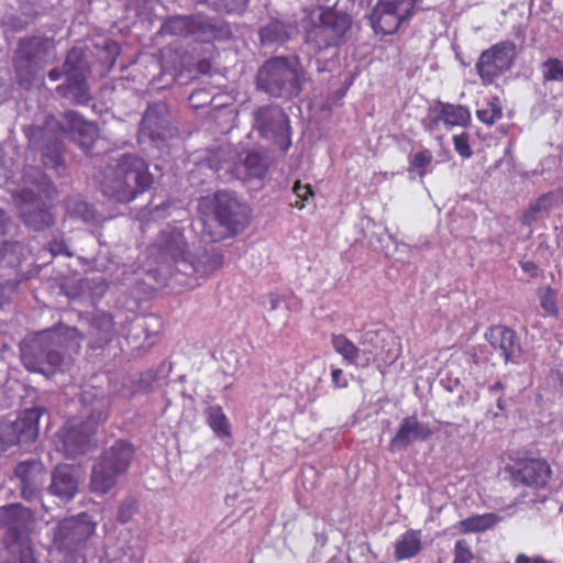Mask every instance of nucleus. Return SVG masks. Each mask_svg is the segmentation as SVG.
Listing matches in <instances>:
<instances>
[{
	"label": "nucleus",
	"instance_id": "1",
	"mask_svg": "<svg viewBox=\"0 0 563 563\" xmlns=\"http://www.w3.org/2000/svg\"><path fill=\"white\" fill-rule=\"evenodd\" d=\"M81 336L76 328L57 325L24 341L21 360L31 372L47 374L65 371L80 349Z\"/></svg>",
	"mask_w": 563,
	"mask_h": 563
},
{
	"label": "nucleus",
	"instance_id": "2",
	"mask_svg": "<svg viewBox=\"0 0 563 563\" xmlns=\"http://www.w3.org/2000/svg\"><path fill=\"white\" fill-rule=\"evenodd\" d=\"M153 175L147 163L133 154L122 155L115 164L108 165L100 174L99 187L103 196L129 203L150 189Z\"/></svg>",
	"mask_w": 563,
	"mask_h": 563
},
{
	"label": "nucleus",
	"instance_id": "3",
	"mask_svg": "<svg viewBox=\"0 0 563 563\" xmlns=\"http://www.w3.org/2000/svg\"><path fill=\"white\" fill-rule=\"evenodd\" d=\"M81 402V418L70 419L58 433L65 454L71 457L88 451L98 426L107 419L108 402L101 391L85 389Z\"/></svg>",
	"mask_w": 563,
	"mask_h": 563
},
{
	"label": "nucleus",
	"instance_id": "4",
	"mask_svg": "<svg viewBox=\"0 0 563 563\" xmlns=\"http://www.w3.org/2000/svg\"><path fill=\"white\" fill-rule=\"evenodd\" d=\"M210 168L224 181L261 178L267 169V159L257 152H239L232 145L218 147L208 158Z\"/></svg>",
	"mask_w": 563,
	"mask_h": 563
},
{
	"label": "nucleus",
	"instance_id": "5",
	"mask_svg": "<svg viewBox=\"0 0 563 563\" xmlns=\"http://www.w3.org/2000/svg\"><path fill=\"white\" fill-rule=\"evenodd\" d=\"M303 73L295 58L275 57L267 60L256 76L257 86L272 97H294L301 90Z\"/></svg>",
	"mask_w": 563,
	"mask_h": 563
},
{
	"label": "nucleus",
	"instance_id": "6",
	"mask_svg": "<svg viewBox=\"0 0 563 563\" xmlns=\"http://www.w3.org/2000/svg\"><path fill=\"white\" fill-rule=\"evenodd\" d=\"M12 198L25 225L34 230H42L53 223V216L44 201V199L51 198L49 184L44 177L33 187H25L15 192Z\"/></svg>",
	"mask_w": 563,
	"mask_h": 563
},
{
	"label": "nucleus",
	"instance_id": "7",
	"mask_svg": "<svg viewBox=\"0 0 563 563\" xmlns=\"http://www.w3.org/2000/svg\"><path fill=\"white\" fill-rule=\"evenodd\" d=\"M132 455L133 450L130 444L117 441L95 465L90 481L91 489L106 494L114 487L118 477L128 470Z\"/></svg>",
	"mask_w": 563,
	"mask_h": 563
},
{
	"label": "nucleus",
	"instance_id": "8",
	"mask_svg": "<svg viewBox=\"0 0 563 563\" xmlns=\"http://www.w3.org/2000/svg\"><path fill=\"white\" fill-rule=\"evenodd\" d=\"M422 0H378L371 13V25L375 33L395 34L418 12Z\"/></svg>",
	"mask_w": 563,
	"mask_h": 563
},
{
	"label": "nucleus",
	"instance_id": "9",
	"mask_svg": "<svg viewBox=\"0 0 563 563\" xmlns=\"http://www.w3.org/2000/svg\"><path fill=\"white\" fill-rule=\"evenodd\" d=\"M97 522L87 512L60 520L52 530V541L60 552H74L95 534Z\"/></svg>",
	"mask_w": 563,
	"mask_h": 563
},
{
	"label": "nucleus",
	"instance_id": "10",
	"mask_svg": "<svg viewBox=\"0 0 563 563\" xmlns=\"http://www.w3.org/2000/svg\"><path fill=\"white\" fill-rule=\"evenodd\" d=\"M162 32L176 36H191L199 42L219 40L228 34L224 25L203 15L172 16L163 24Z\"/></svg>",
	"mask_w": 563,
	"mask_h": 563
},
{
	"label": "nucleus",
	"instance_id": "11",
	"mask_svg": "<svg viewBox=\"0 0 563 563\" xmlns=\"http://www.w3.org/2000/svg\"><path fill=\"white\" fill-rule=\"evenodd\" d=\"M254 128L279 150L286 152L291 145L290 126L287 115L278 106H266L254 111Z\"/></svg>",
	"mask_w": 563,
	"mask_h": 563
},
{
	"label": "nucleus",
	"instance_id": "12",
	"mask_svg": "<svg viewBox=\"0 0 563 563\" xmlns=\"http://www.w3.org/2000/svg\"><path fill=\"white\" fill-rule=\"evenodd\" d=\"M351 25L352 21L347 14L333 11L323 12L320 24L314 25L308 32L307 42L312 43L318 49L338 46L345 41Z\"/></svg>",
	"mask_w": 563,
	"mask_h": 563
},
{
	"label": "nucleus",
	"instance_id": "13",
	"mask_svg": "<svg viewBox=\"0 0 563 563\" xmlns=\"http://www.w3.org/2000/svg\"><path fill=\"white\" fill-rule=\"evenodd\" d=\"M87 63L82 58L80 49L73 48L68 52L64 63L66 86L57 87V90L65 97L70 98L75 103L85 104L90 100L86 85Z\"/></svg>",
	"mask_w": 563,
	"mask_h": 563
},
{
	"label": "nucleus",
	"instance_id": "14",
	"mask_svg": "<svg viewBox=\"0 0 563 563\" xmlns=\"http://www.w3.org/2000/svg\"><path fill=\"white\" fill-rule=\"evenodd\" d=\"M514 57L515 45L511 42H500L484 51L475 66L483 85H492L509 70Z\"/></svg>",
	"mask_w": 563,
	"mask_h": 563
},
{
	"label": "nucleus",
	"instance_id": "15",
	"mask_svg": "<svg viewBox=\"0 0 563 563\" xmlns=\"http://www.w3.org/2000/svg\"><path fill=\"white\" fill-rule=\"evenodd\" d=\"M44 409L40 407L24 410L15 421L0 424V437L8 445L29 446L38 435V420Z\"/></svg>",
	"mask_w": 563,
	"mask_h": 563
},
{
	"label": "nucleus",
	"instance_id": "16",
	"mask_svg": "<svg viewBox=\"0 0 563 563\" xmlns=\"http://www.w3.org/2000/svg\"><path fill=\"white\" fill-rule=\"evenodd\" d=\"M64 129L55 119L47 120L44 128L33 129L30 134V142L33 146L40 147L43 152L44 164L47 167L55 168L62 164V135Z\"/></svg>",
	"mask_w": 563,
	"mask_h": 563
},
{
	"label": "nucleus",
	"instance_id": "17",
	"mask_svg": "<svg viewBox=\"0 0 563 563\" xmlns=\"http://www.w3.org/2000/svg\"><path fill=\"white\" fill-rule=\"evenodd\" d=\"M154 246L158 251V256L164 261H172L178 267L180 262L190 257L188 244L180 229L167 227L163 229L155 240Z\"/></svg>",
	"mask_w": 563,
	"mask_h": 563
},
{
	"label": "nucleus",
	"instance_id": "18",
	"mask_svg": "<svg viewBox=\"0 0 563 563\" xmlns=\"http://www.w3.org/2000/svg\"><path fill=\"white\" fill-rule=\"evenodd\" d=\"M510 473L516 483L539 489L547 485L552 472L544 460L527 459L516 462Z\"/></svg>",
	"mask_w": 563,
	"mask_h": 563
},
{
	"label": "nucleus",
	"instance_id": "19",
	"mask_svg": "<svg viewBox=\"0 0 563 563\" xmlns=\"http://www.w3.org/2000/svg\"><path fill=\"white\" fill-rule=\"evenodd\" d=\"M249 209L238 199L227 195L217 196L216 217L219 223L232 233H238L247 224Z\"/></svg>",
	"mask_w": 563,
	"mask_h": 563
},
{
	"label": "nucleus",
	"instance_id": "20",
	"mask_svg": "<svg viewBox=\"0 0 563 563\" xmlns=\"http://www.w3.org/2000/svg\"><path fill=\"white\" fill-rule=\"evenodd\" d=\"M471 120V113L466 107L451 103H440L423 120L424 128L430 132L442 126L446 130L453 126H465Z\"/></svg>",
	"mask_w": 563,
	"mask_h": 563
},
{
	"label": "nucleus",
	"instance_id": "21",
	"mask_svg": "<svg viewBox=\"0 0 563 563\" xmlns=\"http://www.w3.org/2000/svg\"><path fill=\"white\" fill-rule=\"evenodd\" d=\"M490 346L500 352L505 363H518L521 345L517 333L506 325H493L484 334Z\"/></svg>",
	"mask_w": 563,
	"mask_h": 563
},
{
	"label": "nucleus",
	"instance_id": "22",
	"mask_svg": "<svg viewBox=\"0 0 563 563\" xmlns=\"http://www.w3.org/2000/svg\"><path fill=\"white\" fill-rule=\"evenodd\" d=\"M432 431L427 423L419 422L416 416H408L402 419L399 428L390 440L389 450L398 452L406 450L413 441H424Z\"/></svg>",
	"mask_w": 563,
	"mask_h": 563
},
{
	"label": "nucleus",
	"instance_id": "23",
	"mask_svg": "<svg viewBox=\"0 0 563 563\" xmlns=\"http://www.w3.org/2000/svg\"><path fill=\"white\" fill-rule=\"evenodd\" d=\"M15 476L21 481V493L25 499H33L41 490L44 481V466L40 461H24L16 465Z\"/></svg>",
	"mask_w": 563,
	"mask_h": 563
},
{
	"label": "nucleus",
	"instance_id": "24",
	"mask_svg": "<svg viewBox=\"0 0 563 563\" xmlns=\"http://www.w3.org/2000/svg\"><path fill=\"white\" fill-rule=\"evenodd\" d=\"M141 129L153 140H165L169 135V114L165 102H155L146 109Z\"/></svg>",
	"mask_w": 563,
	"mask_h": 563
},
{
	"label": "nucleus",
	"instance_id": "25",
	"mask_svg": "<svg viewBox=\"0 0 563 563\" xmlns=\"http://www.w3.org/2000/svg\"><path fill=\"white\" fill-rule=\"evenodd\" d=\"M79 475L70 465H58L52 474V483L48 487L52 495L62 500L69 501L78 490Z\"/></svg>",
	"mask_w": 563,
	"mask_h": 563
},
{
	"label": "nucleus",
	"instance_id": "26",
	"mask_svg": "<svg viewBox=\"0 0 563 563\" xmlns=\"http://www.w3.org/2000/svg\"><path fill=\"white\" fill-rule=\"evenodd\" d=\"M65 121L73 141L88 153L98 136L97 126L75 111L66 112Z\"/></svg>",
	"mask_w": 563,
	"mask_h": 563
},
{
	"label": "nucleus",
	"instance_id": "27",
	"mask_svg": "<svg viewBox=\"0 0 563 563\" xmlns=\"http://www.w3.org/2000/svg\"><path fill=\"white\" fill-rule=\"evenodd\" d=\"M53 48V40L35 36L21 40L18 54L30 67H41L51 57Z\"/></svg>",
	"mask_w": 563,
	"mask_h": 563
},
{
	"label": "nucleus",
	"instance_id": "28",
	"mask_svg": "<svg viewBox=\"0 0 563 563\" xmlns=\"http://www.w3.org/2000/svg\"><path fill=\"white\" fill-rule=\"evenodd\" d=\"M223 264V257L216 252H205L198 260L191 256L187 261L180 262L177 269L184 275H195L197 277H207L219 269Z\"/></svg>",
	"mask_w": 563,
	"mask_h": 563
},
{
	"label": "nucleus",
	"instance_id": "29",
	"mask_svg": "<svg viewBox=\"0 0 563 563\" xmlns=\"http://www.w3.org/2000/svg\"><path fill=\"white\" fill-rule=\"evenodd\" d=\"M0 523L18 533L29 531L34 523L33 512L20 504L0 508Z\"/></svg>",
	"mask_w": 563,
	"mask_h": 563
},
{
	"label": "nucleus",
	"instance_id": "30",
	"mask_svg": "<svg viewBox=\"0 0 563 563\" xmlns=\"http://www.w3.org/2000/svg\"><path fill=\"white\" fill-rule=\"evenodd\" d=\"M295 31V26L289 23L272 20L261 29V42L264 45L283 44L291 37Z\"/></svg>",
	"mask_w": 563,
	"mask_h": 563
},
{
	"label": "nucleus",
	"instance_id": "31",
	"mask_svg": "<svg viewBox=\"0 0 563 563\" xmlns=\"http://www.w3.org/2000/svg\"><path fill=\"white\" fill-rule=\"evenodd\" d=\"M421 549V532L407 530L395 543V558L397 561L408 560L416 556Z\"/></svg>",
	"mask_w": 563,
	"mask_h": 563
},
{
	"label": "nucleus",
	"instance_id": "32",
	"mask_svg": "<svg viewBox=\"0 0 563 563\" xmlns=\"http://www.w3.org/2000/svg\"><path fill=\"white\" fill-rule=\"evenodd\" d=\"M207 424L219 438L231 437V423L219 405L209 406L205 410Z\"/></svg>",
	"mask_w": 563,
	"mask_h": 563
},
{
	"label": "nucleus",
	"instance_id": "33",
	"mask_svg": "<svg viewBox=\"0 0 563 563\" xmlns=\"http://www.w3.org/2000/svg\"><path fill=\"white\" fill-rule=\"evenodd\" d=\"M113 321L110 314L99 312L95 316L91 322L90 334L95 336L97 347H101L103 344L111 341L113 336Z\"/></svg>",
	"mask_w": 563,
	"mask_h": 563
},
{
	"label": "nucleus",
	"instance_id": "34",
	"mask_svg": "<svg viewBox=\"0 0 563 563\" xmlns=\"http://www.w3.org/2000/svg\"><path fill=\"white\" fill-rule=\"evenodd\" d=\"M331 344L334 351L343 357L344 362L351 365H358V360L362 357L361 349L349 338L344 334H332Z\"/></svg>",
	"mask_w": 563,
	"mask_h": 563
},
{
	"label": "nucleus",
	"instance_id": "35",
	"mask_svg": "<svg viewBox=\"0 0 563 563\" xmlns=\"http://www.w3.org/2000/svg\"><path fill=\"white\" fill-rule=\"evenodd\" d=\"M385 341L382 333L378 331L369 330L362 334L360 344L362 345L361 354L363 358L362 365H368L376 356H378V349H384L382 343Z\"/></svg>",
	"mask_w": 563,
	"mask_h": 563
},
{
	"label": "nucleus",
	"instance_id": "36",
	"mask_svg": "<svg viewBox=\"0 0 563 563\" xmlns=\"http://www.w3.org/2000/svg\"><path fill=\"white\" fill-rule=\"evenodd\" d=\"M499 518L495 514L476 515L460 521V531L463 533L479 532L493 528Z\"/></svg>",
	"mask_w": 563,
	"mask_h": 563
},
{
	"label": "nucleus",
	"instance_id": "37",
	"mask_svg": "<svg viewBox=\"0 0 563 563\" xmlns=\"http://www.w3.org/2000/svg\"><path fill=\"white\" fill-rule=\"evenodd\" d=\"M432 162L431 151L424 148L416 152L409 161L408 173L410 177L413 179L416 174L422 179L431 170Z\"/></svg>",
	"mask_w": 563,
	"mask_h": 563
},
{
	"label": "nucleus",
	"instance_id": "38",
	"mask_svg": "<svg viewBox=\"0 0 563 563\" xmlns=\"http://www.w3.org/2000/svg\"><path fill=\"white\" fill-rule=\"evenodd\" d=\"M477 119L487 124L493 125L503 117V104L498 97H492L486 104L476 111Z\"/></svg>",
	"mask_w": 563,
	"mask_h": 563
},
{
	"label": "nucleus",
	"instance_id": "39",
	"mask_svg": "<svg viewBox=\"0 0 563 563\" xmlns=\"http://www.w3.org/2000/svg\"><path fill=\"white\" fill-rule=\"evenodd\" d=\"M537 296L542 310L549 316H558V290L550 286H542L538 289Z\"/></svg>",
	"mask_w": 563,
	"mask_h": 563
},
{
	"label": "nucleus",
	"instance_id": "40",
	"mask_svg": "<svg viewBox=\"0 0 563 563\" xmlns=\"http://www.w3.org/2000/svg\"><path fill=\"white\" fill-rule=\"evenodd\" d=\"M544 81L563 82V62L558 58H549L541 65Z\"/></svg>",
	"mask_w": 563,
	"mask_h": 563
},
{
	"label": "nucleus",
	"instance_id": "41",
	"mask_svg": "<svg viewBox=\"0 0 563 563\" xmlns=\"http://www.w3.org/2000/svg\"><path fill=\"white\" fill-rule=\"evenodd\" d=\"M210 2L219 11H224L227 13H240L242 12L249 0H206Z\"/></svg>",
	"mask_w": 563,
	"mask_h": 563
},
{
	"label": "nucleus",
	"instance_id": "42",
	"mask_svg": "<svg viewBox=\"0 0 563 563\" xmlns=\"http://www.w3.org/2000/svg\"><path fill=\"white\" fill-rule=\"evenodd\" d=\"M558 202V197L553 192L541 196L529 209L525 218H529L530 214L549 211Z\"/></svg>",
	"mask_w": 563,
	"mask_h": 563
},
{
	"label": "nucleus",
	"instance_id": "43",
	"mask_svg": "<svg viewBox=\"0 0 563 563\" xmlns=\"http://www.w3.org/2000/svg\"><path fill=\"white\" fill-rule=\"evenodd\" d=\"M292 191L297 197V200L296 202L292 203V206L298 209H303L306 206V201H308L309 197L313 196L311 186L301 185L299 180L295 183Z\"/></svg>",
	"mask_w": 563,
	"mask_h": 563
},
{
	"label": "nucleus",
	"instance_id": "44",
	"mask_svg": "<svg viewBox=\"0 0 563 563\" xmlns=\"http://www.w3.org/2000/svg\"><path fill=\"white\" fill-rule=\"evenodd\" d=\"M473 560V553L466 541L457 540L454 547L453 563H470Z\"/></svg>",
	"mask_w": 563,
	"mask_h": 563
},
{
	"label": "nucleus",
	"instance_id": "45",
	"mask_svg": "<svg viewBox=\"0 0 563 563\" xmlns=\"http://www.w3.org/2000/svg\"><path fill=\"white\" fill-rule=\"evenodd\" d=\"M453 143L455 151L464 158H468L472 156L473 152L468 144V134L461 133L459 135L453 136Z\"/></svg>",
	"mask_w": 563,
	"mask_h": 563
},
{
	"label": "nucleus",
	"instance_id": "46",
	"mask_svg": "<svg viewBox=\"0 0 563 563\" xmlns=\"http://www.w3.org/2000/svg\"><path fill=\"white\" fill-rule=\"evenodd\" d=\"M206 45L203 47V52L208 55L207 57L201 58L197 63V69L200 74H208L211 69V62L210 59L213 57L214 54V46L211 44V41L203 42Z\"/></svg>",
	"mask_w": 563,
	"mask_h": 563
},
{
	"label": "nucleus",
	"instance_id": "47",
	"mask_svg": "<svg viewBox=\"0 0 563 563\" xmlns=\"http://www.w3.org/2000/svg\"><path fill=\"white\" fill-rule=\"evenodd\" d=\"M134 509H135V503L132 500L122 504L118 510V520L121 522L129 521Z\"/></svg>",
	"mask_w": 563,
	"mask_h": 563
},
{
	"label": "nucleus",
	"instance_id": "48",
	"mask_svg": "<svg viewBox=\"0 0 563 563\" xmlns=\"http://www.w3.org/2000/svg\"><path fill=\"white\" fill-rule=\"evenodd\" d=\"M331 380L334 387L343 388L347 386V379L343 375L341 368H333L331 372Z\"/></svg>",
	"mask_w": 563,
	"mask_h": 563
},
{
	"label": "nucleus",
	"instance_id": "49",
	"mask_svg": "<svg viewBox=\"0 0 563 563\" xmlns=\"http://www.w3.org/2000/svg\"><path fill=\"white\" fill-rule=\"evenodd\" d=\"M521 269L531 277H537L539 275V267L532 261H522L520 262Z\"/></svg>",
	"mask_w": 563,
	"mask_h": 563
},
{
	"label": "nucleus",
	"instance_id": "50",
	"mask_svg": "<svg viewBox=\"0 0 563 563\" xmlns=\"http://www.w3.org/2000/svg\"><path fill=\"white\" fill-rule=\"evenodd\" d=\"M13 290V284L8 283L4 286H0V308L3 307V305L10 300V294Z\"/></svg>",
	"mask_w": 563,
	"mask_h": 563
},
{
	"label": "nucleus",
	"instance_id": "51",
	"mask_svg": "<svg viewBox=\"0 0 563 563\" xmlns=\"http://www.w3.org/2000/svg\"><path fill=\"white\" fill-rule=\"evenodd\" d=\"M399 357V349H393L389 347L386 351L385 357H383V361L387 365H391L396 362V360Z\"/></svg>",
	"mask_w": 563,
	"mask_h": 563
},
{
	"label": "nucleus",
	"instance_id": "52",
	"mask_svg": "<svg viewBox=\"0 0 563 563\" xmlns=\"http://www.w3.org/2000/svg\"><path fill=\"white\" fill-rule=\"evenodd\" d=\"M5 223H7L5 213L2 210H0V238H2L4 235ZM0 244H1V247L5 249V250L9 247H12V244L7 243V242L0 241Z\"/></svg>",
	"mask_w": 563,
	"mask_h": 563
},
{
	"label": "nucleus",
	"instance_id": "53",
	"mask_svg": "<svg viewBox=\"0 0 563 563\" xmlns=\"http://www.w3.org/2000/svg\"><path fill=\"white\" fill-rule=\"evenodd\" d=\"M282 302V298L278 294L271 292L267 298V307L269 310H276Z\"/></svg>",
	"mask_w": 563,
	"mask_h": 563
},
{
	"label": "nucleus",
	"instance_id": "54",
	"mask_svg": "<svg viewBox=\"0 0 563 563\" xmlns=\"http://www.w3.org/2000/svg\"><path fill=\"white\" fill-rule=\"evenodd\" d=\"M49 250L53 255L64 254V253L67 254L68 256L71 255L69 252L66 251V246L64 245L63 242L54 241L53 243H51Z\"/></svg>",
	"mask_w": 563,
	"mask_h": 563
},
{
	"label": "nucleus",
	"instance_id": "55",
	"mask_svg": "<svg viewBox=\"0 0 563 563\" xmlns=\"http://www.w3.org/2000/svg\"><path fill=\"white\" fill-rule=\"evenodd\" d=\"M504 385L500 382H496L495 384L490 385L488 387V391L492 396H499L503 395Z\"/></svg>",
	"mask_w": 563,
	"mask_h": 563
},
{
	"label": "nucleus",
	"instance_id": "56",
	"mask_svg": "<svg viewBox=\"0 0 563 563\" xmlns=\"http://www.w3.org/2000/svg\"><path fill=\"white\" fill-rule=\"evenodd\" d=\"M48 77L52 81H56L58 80L60 77H62V71L58 70V69H52L49 73H48Z\"/></svg>",
	"mask_w": 563,
	"mask_h": 563
},
{
	"label": "nucleus",
	"instance_id": "57",
	"mask_svg": "<svg viewBox=\"0 0 563 563\" xmlns=\"http://www.w3.org/2000/svg\"><path fill=\"white\" fill-rule=\"evenodd\" d=\"M496 405H497V408L500 410V411H504L505 408H506V402L503 398V395H499L496 399Z\"/></svg>",
	"mask_w": 563,
	"mask_h": 563
},
{
	"label": "nucleus",
	"instance_id": "58",
	"mask_svg": "<svg viewBox=\"0 0 563 563\" xmlns=\"http://www.w3.org/2000/svg\"><path fill=\"white\" fill-rule=\"evenodd\" d=\"M516 563H532V561L526 554H519L516 559Z\"/></svg>",
	"mask_w": 563,
	"mask_h": 563
},
{
	"label": "nucleus",
	"instance_id": "59",
	"mask_svg": "<svg viewBox=\"0 0 563 563\" xmlns=\"http://www.w3.org/2000/svg\"><path fill=\"white\" fill-rule=\"evenodd\" d=\"M532 563H550V562H548L547 560H544L542 558H536L532 560Z\"/></svg>",
	"mask_w": 563,
	"mask_h": 563
},
{
	"label": "nucleus",
	"instance_id": "60",
	"mask_svg": "<svg viewBox=\"0 0 563 563\" xmlns=\"http://www.w3.org/2000/svg\"><path fill=\"white\" fill-rule=\"evenodd\" d=\"M162 208H165V205H163L162 207L155 208L154 214L159 213Z\"/></svg>",
	"mask_w": 563,
	"mask_h": 563
}]
</instances>
